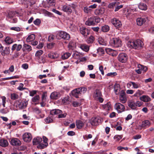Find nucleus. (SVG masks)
<instances>
[{
	"label": "nucleus",
	"instance_id": "obj_7",
	"mask_svg": "<svg viewBox=\"0 0 154 154\" xmlns=\"http://www.w3.org/2000/svg\"><path fill=\"white\" fill-rule=\"evenodd\" d=\"M134 49H140L143 47L144 44L141 40L137 39L134 41Z\"/></svg>",
	"mask_w": 154,
	"mask_h": 154
},
{
	"label": "nucleus",
	"instance_id": "obj_43",
	"mask_svg": "<svg viewBox=\"0 0 154 154\" xmlns=\"http://www.w3.org/2000/svg\"><path fill=\"white\" fill-rule=\"evenodd\" d=\"M23 48L24 50L27 51H30L32 50L31 46L27 44H25L23 45Z\"/></svg>",
	"mask_w": 154,
	"mask_h": 154
},
{
	"label": "nucleus",
	"instance_id": "obj_4",
	"mask_svg": "<svg viewBox=\"0 0 154 154\" xmlns=\"http://www.w3.org/2000/svg\"><path fill=\"white\" fill-rule=\"evenodd\" d=\"M57 35H59L64 40H68L70 38V36L69 34L62 31H59L57 34Z\"/></svg>",
	"mask_w": 154,
	"mask_h": 154
},
{
	"label": "nucleus",
	"instance_id": "obj_45",
	"mask_svg": "<svg viewBox=\"0 0 154 154\" xmlns=\"http://www.w3.org/2000/svg\"><path fill=\"white\" fill-rule=\"evenodd\" d=\"M109 30V27L107 25H105L102 27V30L104 32H107Z\"/></svg>",
	"mask_w": 154,
	"mask_h": 154
},
{
	"label": "nucleus",
	"instance_id": "obj_39",
	"mask_svg": "<svg viewBox=\"0 0 154 154\" xmlns=\"http://www.w3.org/2000/svg\"><path fill=\"white\" fill-rule=\"evenodd\" d=\"M18 97V95L16 93H13L11 94V98L12 100H14L17 99Z\"/></svg>",
	"mask_w": 154,
	"mask_h": 154
},
{
	"label": "nucleus",
	"instance_id": "obj_62",
	"mask_svg": "<svg viewBox=\"0 0 154 154\" xmlns=\"http://www.w3.org/2000/svg\"><path fill=\"white\" fill-rule=\"evenodd\" d=\"M55 43H51L48 44L47 45L48 48L49 49H52L54 46Z\"/></svg>",
	"mask_w": 154,
	"mask_h": 154
},
{
	"label": "nucleus",
	"instance_id": "obj_27",
	"mask_svg": "<svg viewBox=\"0 0 154 154\" xmlns=\"http://www.w3.org/2000/svg\"><path fill=\"white\" fill-rule=\"evenodd\" d=\"M128 106L132 109H134L136 108L135 103L133 100H130L128 102Z\"/></svg>",
	"mask_w": 154,
	"mask_h": 154
},
{
	"label": "nucleus",
	"instance_id": "obj_46",
	"mask_svg": "<svg viewBox=\"0 0 154 154\" xmlns=\"http://www.w3.org/2000/svg\"><path fill=\"white\" fill-rule=\"evenodd\" d=\"M79 90L80 91V94L85 93L87 91V88L85 87H81L78 88Z\"/></svg>",
	"mask_w": 154,
	"mask_h": 154
},
{
	"label": "nucleus",
	"instance_id": "obj_19",
	"mask_svg": "<svg viewBox=\"0 0 154 154\" xmlns=\"http://www.w3.org/2000/svg\"><path fill=\"white\" fill-rule=\"evenodd\" d=\"M79 47L82 50L85 52L88 51L89 49V47L85 44H80L79 45Z\"/></svg>",
	"mask_w": 154,
	"mask_h": 154
},
{
	"label": "nucleus",
	"instance_id": "obj_24",
	"mask_svg": "<svg viewBox=\"0 0 154 154\" xmlns=\"http://www.w3.org/2000/svg\"><path fill=\"white\" fill-rule=\"evenodd\" d=\"M42 141V139L39 137H37L33 139L32 142L33 144L36 145L39 144Z\"/></svg>",
	"mask_w": 154,
	"mask_h": 154
},
{
	"label": "nucleus",
	"instance_id": "obj_1",
	"mask_svg": "<svg viewBox=\"0 0 154 154\" xmlns=\"http://www.w3.org/2000/svg\"><path fill=\"white\" fill-rule=\"evenodd\" d=\"M111 45L115 47H118L121 46V40L117 38H113L110 41Z\"/></svg>",
	"mask_w": 154,
	"mask_h": 154
},
{
	"label": "nucleus",
	"instance_id": "obj_53",
	"mask_svg": "<svg viewBox=\"0 0 154 154\" xmlns=\"http://www.w3.org/2000/svg\"><path fill=\"white\" fill-rule=\"evenodd\" d=\"M1 98L2 100V105L4 107H5V104L6 103V98L5 96H1Z\"/></svg>",
	"mask_w": 154,
	"mask_h": 154
},
{
	"label": "nucleus",
	"instance_id": "obj_56",
	"mask_svg": "<svg viewBox=\"0 0 154 154\" xmlns=\"http://www.w3.org/2000/svg\"><path fill=\"white\" fill-rule=\"evenodd\" d=\"M24 85L23 84L21 83L20 84L19 87L17 88V89L20 91H23L26 89L25 88H23Z\"/></svg>",
	"mask_w": 154,
	"mask_h": 154
},
{
	"label": "nucleus",
	"instance_id": "obj_64",
	"mask_svg": "<svg viewBox=\"0 0 154 154\" xmlns=\"http://www.w3.org/2000/svg\"><path fill=\"white\" fill-rule=\"evenodd\" d=\"M111 53H112V54H110V55L112 56H116L118 54L117 52L116 51L112 49Z\"/></svg>",
	"mask_w": 154,
	"mask_h": 154
},
{
	"label": "nucleus",
	"instance_id": "obj_29",
	"mask_svg": "<svg viewBox=\"0 0 154 154\" xmlns=\"http://www.w3.org/2000/svg\"><path fill=\"white\" fill-rule=\"evenodd\" d=\"M35 36L34 34H32L29 35L26 39V41L29 42H32L35 39Z\"/></svg>",
	"mask_w": 154,
	"mask_h": 154
},
{
	"label": "nucleus",
	"instance_id": "obj_37",
	"mask_svg": "<svg viewBox=\"0 0 154 154\" xmlns=\"http://www.w3.org/2000/svg\"><path fill=\"white\" fill-rule=\"evenodd\" d=\"M139 8L143 10H145L147 9V6L146 4L141 3L138 5Z\"/></svg>",
	"mask_w": 154,
	"mask_h": 154
},
{
	"label": "nucleus",
	"instance_id": "obj_47",
	"mask_svg": "<svg viewBox=\"0 0 154 154\" xmlns=\"http://www.w3.org/2000/svg\"><path fill=\"white\" fill-rule=\"evenodd\" d=\"M69 47L74 48L76 47V43L74 41H70L69 43Z\"/></svg>",
	"mask_w": 154,
	"mask_h": 154
},
{
	"label": "nucleus",
	"instance_id": "obj_21",
	"mask_svg": "<svg viewBox=\"0 0 154 154\" xmlns=\"http://www.w3.org/2000/svg\"><path fill=\"white\" fill-rule=\"evenodd\" d=\"M22 47L21 45L15 44L12 46L11 49L13 51L16 50L17 51H19L21 49Z\"/></svg>",
	"mask_w": 154,
	"mask_h": 154
},
{
	"label": "nucleus",
	"instance_id": "obj_51",
	"mask_svg": "<svg viewBox=\"0 0 154 154\" xmlns=\"http://www.w3.org/2000/svg\"><path fill=\"white\" fill-rule=\"evenodd\" d=\"M38 61L40 63H44L45 62V57L43 56H42L39 57L38 59Z\"/></svg>",
	"mask_w": 154,
	"mask_h": 154
},
{
	"label": "nucleus",
	"instance_id": "obj_33",
	"mask_svg": "<svg viewBox=\"0 0 154 154\" xmlns=\"http://www.w3.org/2000/svg\"><path fill=\"white\" fill-rule=\"evenodd\" d=\"M118 4H119V2H113L110 3L108 5V7L109 8H113L116 7Z\"/></svg>",
	"mask_w": 154,
	"mask_h": 154
},
{
	"label": "nucleus",
	"instance_id": "obj_61",
	"mask_svg": "<svg viewBox=\"0 0 154 154\" xmlns=\"http://www.w3.org/2000/svg\"><path fill=\"white\" fill-rule=\"evenodd\" d=\"M132 83L133 87L134 88H137L140 86V84L138 83H137L134 82H133V83Z\"/></svg>",
	"mask_w": 154,
	"mask_h": 154
},
{
	"label": "nucleus",
	"instance_id": "obj_9",
	"mask_svg": "<svg viewBox=\"0 0 154 154\" xmlns=\"http://www.w3.org/2000/svg\"><path fill=\"white\" fill-rule=\"evenodd\" d=\"M111 22L114 26L116 27H120L122 26L120 21L117 19L114 18L111 20Z\"/></svg>",
	"mask_w": 154,
	"mask_h": 154
},
{
	"label": "nucleus",
	"instance_id": "obj_11",
	"mask_svg": "<svg viewBox=\"0 0 154 154\" xmlns=\"http://www.w3.org/2000/svg\"><path fill=\"white\" fill-rule=\"evenodd\" d=\"M105 9L104 7H101L95 9L94 11V14L97 15H100L104 13Z\"/></svg>",
	"mask_w": 154,
	"mask_h": 154
},
{
	"label": "nucleus",
	"instance_id": "obj_36",
	"mask_svg": "<svg viewBox=\"0 0 154 154\" xmlns=\"http://www.w3.org/2000/svg\"><path fill=\"white\" fill-rule=\"evenodd\" d=\"M134 41H129L127 43L128 46L131 48H134Z\"/></svg>",
	"mask_w": 154,
	"mask_h": 154
},
{
	"label": "nucleus",
	"instance_id": "obj_48",
	"mask_svg": "<svg viewBox=\"0 0 154 154\" xmlns=\"http://www.w3.org/2000/svg\"><path fill=\"white\" fill-rule=\"evenodd\" d=\"M83 10L84 12L87 14L90 13L92 11V9L89 8V7H84Z\"/></svg>",
	"mask_w": 154,
	"mask_h": 154
},
{
	"label": "nucleus",
	"instance_id": "obj_34",
	"mask_svg": "<svg viewBox=\"0 0 154 154\" xmlns=\"http://www.w3.org/2000/svg\"><path fill=\"white\" fill-rule=\"evenodd\" d=\"M114 90L116 94H119L120 90V87L119 85H116L114 86Z\"/></svg>",
	"mask_w": 154,
	"mask_h": 154
},
{
	"label": "nucleus",
	"instance_id": "obj_12",
	"mask_svg": "<svg viewBox=\"0 0 154 154\" xmlns=\"http://www.w3.org/2000/svg\"><path fill=\"white\" fill-rule=\"evenodd\" d=\"M24 141L26 142H30L32 139V136L29 133H25L23 136Z\"/></svg>",
	"mask_w": 154,
	"mask_h": 154
},
{
	"label": "nucleus",
	"instance_id": "obj_8",
	"mask_svg": "<svg viewBox=\"0 0 154 154\" xmlns=\"http://www.w3.org/2000/svg\"><path fill=\"white\" fill-rule=\"evenodd\" d=\"M95 17L92 16L89 18L85 23V24L87 26H94L95 25Z\"/></svg>",
	"mask_w": 154,
	"mask_h": 154
},
{
	"label": "nucleus",
	"instance_id": "obj_42",
	"mask_svg": "<svg viewBox=\"0 0 154 154\" xmlns=\"http://www.w3.org/2000/svg\"><path fill=\"white\" fill-rule=\"evenodd\" d=\"M71 54L68 52L62 55L61 57L63 60H65L68 58L71 55Z\"/></svg>",
	"mask_w": 154,
	"mask_h": 154
},
{
	"label": "nucleus",
	"instance_id": "obj_5",
	"mask_svg": "<svg viewBox=\"0 0 154 154\" xmlns=\"http://www.w3.org/2000/svg\"><path fill=\"white\" fill-rule=\"evenodd\" d=\"M118 59L119 61L122 63H125L128 59V57L126 54L125 53H121L119 54Z\"/></svg>",
	"mask_w": 154,
	"mask_h": 154
},
{
	"label": "nucleus",
	"instance_id": "obj_44",
	"mask_svg": "<svg viewBox=\"0 0 154 154\" xmlns=\"http://www.w3.org/2000/svg\"><path fill=\"white\" fill-rule=\"evenodd\" d=\"M94 40V38L92 35L90 36V37L87 39V42L88 44L92 43Z\"/></svg>",
	"mask_w": 154,
	"mask_h": 154
},
{
	"label": "nucleus",
	"instance_id": "obj_23",
	"mask_svg": "<svg viewBox=\"0 0 154 154\" xmlns=\"http://www.w3.org/2000/svg\"><path fill=\"white\" fill-rule=\"evenodd\" d=\"M72 95L76 98H78L79 95L80 94V93L79 90L78 88L75 89L72 91Z\"/></svg>",
	"mask_w": 154,
	"mask_h": 154
},
{
	"label": "nucleus",
	"instance_id": "obj_57",
	"mask_svg": "<svg viewBox=\"0 0 154 154\" xmlns=\"http://www.w3.org/2000/svg\"><path fill=\"white\" fill-rule=\"evenodd\" d=\"M33 23L36 25H38L41 23V21L39 19H36L33 21Z\"/></svg>",
	"mask_w": 154,
	"mask_h": 154
},
{
	"label": "nucleus",
	"instance_id": "obj_16",
	"mask_svg": "<svg viewBox=\"0 0 154 154\" xmlns=\"http://www.w3.org/2000/svg\"><path fill=\"white\" fill-rule=\"evenodd\" d=\"M151 123L149 120H146L143 121L142 123L141 127L146 128L149 127L151 125Z\"/></svg>",
	"mask_w": 154,
	"mask_h": 154
},
{
	"label": "nucleus",
	"instance_id": "obj_35",
	"mask_svg": "<svg viewBox=\"0 0 154 154\" xmlns=\"http://www.w3.org/2000/svg\"><path fill=\"white\" fill-rule=\"evenodd\" d=\"M137 67L138 68H141L142 70L143 71V72H146L148 70V68L146 66H144L141 64L138 65Z\"/></svg>",
	"mask_w": 154,
	"mask_h": 154
},
{
	"label": "nucleus",
	"instance_id": "obj_63",
	"mask_svg": "<svg viewBox=\"0 0 154 154\" xmlns=\"http://www.w3.org/2000/svg\"><path fill=\"white\" fill-rule=\"evenodd\" d=\"M72 105L75 107L78 106L80 105V103L79 102L74 101L72 103Z\"/></svg>",
	"mask_w": 154,
	"mask_h": 154
},
{
	"label": "nucleus",
	"instance_id": "obj_30",
	"mask_svg": "<svg viewBox=\"0 0 154 154\" xmlns=\"http://www.w3.org/2000/svg\"><path fill=\"white\" fill-rule=\"evenodd\" d=\"M102 107L106 110H109L111 109V104L110 103H108L105 104L103 105Z\"/></svg>",
	"mask_w": 154,
	"mask_h": 154
},
{
	"label": "nucleus",
	"instance_id": "obj_32",
	"mask_svg": "<svg viewBox=\"0 0 154 154\" xmlns=\"http://www.w3.org/2000/svg\"><path fill=\"white\" fill-rule=\"evenodd\" d=\"M10 53V50L9 48L6 47L2 53V54L3 56H5L9 54Z\"/></svg>",
	"mask_w": 154,
	"mask_h": 154
},
{
	"label": "nucleus",
	"instance_id": "obj_6",
	"mask_svg": "<svg viewBox=\"0 0 154 154\" xmlns=\"http://www.w3.org/2000/svg\"><path fill=\"white\" fill-rule=\"evenodd\" d=\"M10 143L12 146H18L21 145V143L17 138H14L11 139Z\"/></svg>",
	"mask_w": 154,
	"mask_h": 154
},
{
	"label": "nucleus",
	"instance_id": "obj_38",
	"mask_svg": "<svg viewBox=\"0 0 154 154\" xmlns=\"http://www.w3.org/2000/svg\"><path fill=\"white\" fill-rule=\"evenodd\" d=\"M98 42L100 44L102 45H107L106 42L102 38H99Z\"/></svg>",
	"mask_w": 154,
	"mask_h": 154
},
{
	"label": "nucleus",
	"instance_id": "obj_58",
	"mask_svg": "<svg viewBox=\"0 0 154 154\" xmlns=\"http://www.w3.org/2000/svg\"><path fill=\"white\" fill-rule=\"evenodd\" d=\"M47 1L50 6L53 5L55 2V0H47Z\"/></svg>",
	"mask_w": 154,
	"mask_h": 154
},
{
	"label": "nucleus",
	"instance_id": "obj_52",
	"mask_svg": "<svg viewBox=\"0 0 154 154\" xmlns=\"http://www.w3.org/2000/svg\"><path fill=\"white\" fill-rule=\"evenodd\" d=\"M43 52L42 50H39L36 51L35 54V56L36 57H39L40 55L42 54Z\"/></svg>",
	"mask_w": 154,
	"mask_h": 154
},
{
	"label": "nucleus",
	"instance_id": "obj_49",
	"mask_svg": "<svg viewBox=\"0 0 154 154\" xmlns=\"http://www.w3.org/2000/svg\"><path fill=\"white\" fill-rule=\"evenodd\" d=\"M45 121L46 123H50L53 122V120L51 117H48L45 119Z\"/></svg>",
	"mask_w": 154,
	"mask_h": 154
},
{
	"label": "nucleus",
	"instance_id": "obj_17",
	"mask_svg": "<svg viewBox=\"0 0 154 154\" xmlns=\"http://www.w3.org/2000/svg\"><path fill=\"white\" fill-rule=\"evenodd\" d=\"M18 106L21 109L26 108L28 104V102L27 101L21 102L20 101L18 100Z\"/></svg>",
	"mask_w": 154,
	"mask_h": 154
},
{
	"label": "nucleus",
	"instance_id": "obj_54",
	"mask_svg": "<svg viewBox=\"0 0 154 154\" xmlns=\"http://www.w3.org/2000/svg\"><path fill=\"white\" fill-rule=\"evenodd\" d=\"M39 99V95H37L32 99V100L33 102H35L38 101Z\"/></svg>",
	"mask_w": 154,
	"mask_h": 154
},
{
	"label": "nucleus",
	"instance_id": "obj_25",
	"mask_svg": "<svg viewBox=\"0 0 154 154\" xmlns=\"http://www.w3.org/2000/svg\"><path fill=\"white\" fill-rule=\"evenodd\" d=\"M136 21L137 25L139 26H141L145 22L146 20L144 18H138L137 19Z\"/></svg>",
	"mask_w": 154,
	"mask_h": 154
},
{
	"label": "nucleus",
	"instance_id": "obj_28",
	"mask_svg": "<svg viewBox=\"0 0 154 154\" xmlns=\"http://www.w3.org/2000/svg\"><path fill=\"white\" fill-rule=\"evenodd\" d=\"M101 94L100 91L98 90H96L94 94V97L95 99H97V98H98V97L101 96Z\"/></svg>",
	"mask_w": 154,
	"mask_h": 154
},
{
	"label": "nucleus",
	"instance_id": "obj_22",
	"mask_svg": "<svg viewBox=\"0 0 154 154\" xmlns=\"http://www.w3.org/2000/svg\"><path fill=\"white\" fill-rule=\"evenodd\" d=\"M8 141L4 139H1L0 140V146L3 147H6L8 145Z\"/></svg>",
	"mask_w": 154,
	"mask_h": 154
},
{
	"label": "nucleus",
	"instance_id": "obj_41",
	"mask_svg": "<svg viewBox=\"0 0 154 154\" xmlns=\"http://www.w3.org/2000/svg\"><path fill=\"white\" fill-rule=\"evenodd\" d=\"M72 57L75 59H79L81 57V54L75 51L74 52L72 55Z\"/></svg>",
	"mask_w": 154,
	"mask_h": 154
},
{
	"label": "nucleus",
	"instance_id": "obj_10",
	"mask_svg": "<svg viewBox=\"0 0 154 154\" xmlns=\"http://www.w3.org/2000/svg\"><path fill=\"white\" fill-rule=\"evenodd\" d=\"M119 100L122 103H125L127 101V98L125 96V92L122 90L120 94Z\"/></svg>",
	"mask_w": 154,
	"mask_h": 154
},
{
	"label": "nucleus",
	"instance_id": "obj_13",
	"mask_svg": "<svg viewBox=\"0 0 154 154\" xmlns=\"http://www.w3.org/2000/svg\"><path fill=\"white\" fill-rule=\"evenodd\" d=\"M48 56L51 59H57L59 57V54L56 52H50L48 54Z\"/></svg>",
	"mask_w": 154,
	"mask_h": 154
},
{
	"label": "nucleus",
	"instance_id": "obj_60",
	"mask_svg": "<svg viewBox=\"0 0 154 154\" xmlns=\"http://www.w3.org/2000/svg\"><path fill=\"white\" fill-rule=\"evenodd\" d=\"M117 75V74L116 72H112L108 73L107 74V76L112 77L116 75Z\"/></svg>",
	"mask_w": 154,
	"mask_h": 154
},
{
	"label": "nucleus",
	"instance_id": "obj_15",
	"mask_svg": "<svg viewBox=\"0 0 154 154\" xmlns=\"http://www.w3.org/2000/svg\"><path fill=\"white\" fill-rule=\"evenodd\" d=\"M62 10L63 11L71 13L72 12V10L71 9L69 5H65L62 6Z\"/></svg>",
	"mask_w": 154,
	"mask_h": 154
},
{
	"label": "nucleus",
	"instance_id": "obj_55",
	"mask_svg": "<svg viewBox=\"0 0 154 154\" xmlns=\"http://www.w3.org/2000/svg\"><path fill=\"white\" fill-rule=\"evenodd\" d=\"M119 4H118L117 5H116V7H115V9L114 11H118L121 8H122L123 7V5H119Z\"/></svg>",
	"mask_w": 154,
	"mask_h": 154
},
{
	"label": "nucleus",
	"instance_id": "obj_31",
	"mask_svg": "<svg viewBox=\"0 0 154 154\" xmlns=\"http://www.w3.org/2000/svg\"><path fill=\"white\" fill-rule=\"evenodd\" d=\"M76 125L78 128L80 129L83 126L84 124L82 121L78 120L76 121Z\"/></svg>",
	"mask_w": 154,
	"mask_h": 154
},
{
	"label": "nucleus",
	"instance_id": "obj_40",
	"mask_svg": "<svg viewBox=\"0 0 154 154\" xmlns=\"http://www.w3.org/2000/svg\"><path fill=\"white\" fill-rule=\"evenodd\" d=\"M48 146V143H46L43 144V143H39L37 146V147L39 149H43L46 147Z\"/></svg>",
	"mask_w": 154,
	"mask_h": 154
},
{
	"label": "nucleus",
	"instance_id": "obj_2",
	"mask_svg": "<svg viewBox=\"0 0 154 154\" xmlns=\"http://www.w3.org/2000/svg\"><path fill=\"white\" fill-rule=\"evenodd\" d=\"M114 108L119 113L124 112L125 109L124 106L119 103H116L115 104Z\"/></svg>",
	"mask_w": 154,
	"mask_h": 154
},
{
	"label": "nucleus",
	"instance_id": "obj_14",
	"mask_svg": "<svg viewBox=\"0 0 154 154\" xmlns=\"http://www.w3.org/2000/svg\"><path fill=\"white\" fill-rule=\"evenodd\" d=\"M80 33L84 36H87L90 33V31L84 27H82L80 28Z\"/></svg>",
	"mask_w": 154,
	"mask_h": 154
},
{
	"label": "nucleus",
	"instance_id": "obj_20",
	"mask_svg": "<svg viewBox=\"0 0 154 154\" xmlns=\"http://www.w3.org/2000/svg\"><path fill=\"white\" fill-rule=\"evenodd\" d=\"M140 100L144 102H148L151 100V99L148 96L144 95L140 97Z\"/></svg>",
	"mask_w": 154,
	"mask_h": 154
},
{
	"label": "nucleus",
	"instance_id": "obj_26",
	"mask_svg": "<svg viewBox=\"0 0 154 154\" xmlns=\"http://www.w3.org/2000/svg\"><path fill=\"white\" fill-rule=\"evenodd\" d=\"M62 113L61 110L58 109H54L51 110L50 112V114L52 115H59Z\"/></svg>",
	"mask_w": 154,
	"mask_h": 154
},
{
	"label": "nucleus",
	"instance_id": "obj_59",
	"mask_svg": "<svg viewBox=\"0 0 154 154\" xmlns=\"http://www.w3.org/2000/svg\"><path fill=\"white\" fill-rule=\"evenodd\" d=\"M122 138L121 136L116 135L114 137V139L116 141H118Z\"/></svg>",
	"mask_w": 154,
	"mask_h": 154
},
{
	"label": "nucleus",
	"instance_id": "obj_50",
	"mask_svg": "<svg viewBox=\"0 0 154 154\" xmlns=\"http://www.w3.org/2000/svg\"><path fill=\"white\" fill-rule=\"evenodd\" d=\"M6 42L8 44H11L13 43V41L9 37H7L5 39Z\"/></svg>",
	"mask_w": 154,
	"mask_h": 154
},
{
	"label": "nucleus",
	"instance_id": "obj_3",
	"mask_svg": "<svg viewBox=\"0 0 154 154\" xmlns=\"http://www.w3.org/2000/svg\"><path fill=\"white\" fill-rule=\"evenodd\" d=\"M101 120L99 117H93L89 120V123L92 126H97L101 123Z\"/></svg>",
	"mask_w": 154,
	"mask_h": 154
},
{
	"label": "nucleus",
	"instance_id": "obj_18",
	"mask_svg": "<svg viewBox=\"0 0 154 154\" xmlns=\"http://www.w3.org/2000/svg\"><path fill=\"white\" fill-rule=\"evenodd\" d=\"M60 93L59 92H54L51 94L50 97L52 99H57L60 97Z\"/></svg>",
	"mask_w": 154,
	"mask_h": 154
}]
</instances>
